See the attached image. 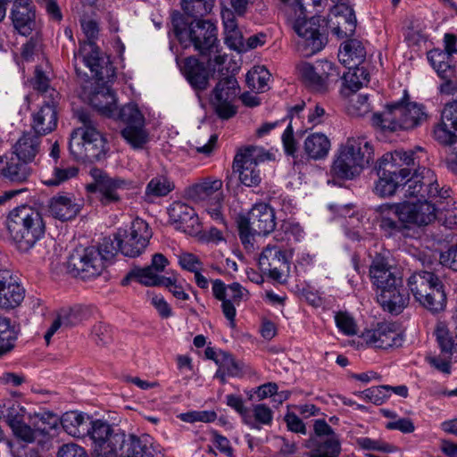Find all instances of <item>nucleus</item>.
Wrapping results in <instances>:
<instances>
[{"label":"nucleus","instance_id":"680f3d73","mask_svg":"<svg viewBox=\"0 0 457 457\" xmlns=\"http://www.w3.org/2000/svg\"><path fill=\"white\" fill-rule=\"evenodd\" d=\"M177 258L181 269L187 271L194 273L203 270V262L198 256L192 253L182 252L177 255Z\"/></svg>","mask_w":457,"mask_h":457},{"label":"nucleus","instance_id":"bb28decb","mask_svg":"<svg viewBox=\"0 0 457 457\" xmlns=\"http://www.w3.org/2000/svg\"><path fill=\"white\" fill-rule=\"evenodd\" d=\"M328 22V27L339 38L353 36L355 32L354 12L345 4L336 5L330 10Z\"/></svg>","mask_w":457,"mask_h":457},{"label":"nucleus","instance_id":"3c124183","mask_svg":"<svg viewBox=\"0 0 457 457\" xmlns=\"http://www.w3.org/2000/svg\"><path fill=\"white\" fill-rule=\"evenodd\" d=\"M64 328L77 326L87 319V310L80 305L62 309L58 314Z\"/></svg>","mask_w":457,"mask_h":457},{"label":"nucleus","instance_id":"0e129e2a","mask_svg":"<svg viewBox=\"0 0 457 457\" xmlns=\"http://www.w3.org/2000/svg\"><path fill=\"white\" fill-rule=\"evenodd\" d=\"M451 190L449 189V192ZM444 199H441V202ZM446 201L445 206L440 208L437 207V211L440 210L445 212V224L449 228H453L457 226V203L451 197L445 199Z\"/></svg>","mask_w":457,"mask_h":457},{"label":"nucleus","instance_id":"4c0bfd02","mask_svg":"<svg viewBox=\"0 0 457 457\" xmlns=\"http://www.w3.org/2000/svg\"><path fill=\"white\" fill-rule=\"evenodd\" d=\"M89 103L101 114L109 118L118 119L119 110L116 105V97L111 90L106 89L94 92L89 97Z\"/></svg>","mask_w":457,"mask_h":457},{"label":"nucleus","instance_id":"cd10ccee","mask_svg":"<svg viewBox=\"0 0 457 457\" xmlns=\"http://www.w3.org/2000/svg\"><path fill=\"white\" fill-rule=\"evenodd\" d=\"M182 74L195 90L203 91L207 88L210 71L205 64L195 56L178 61Z\"/></svg>","mask_w":457,"mask_h":457},{"label":"nucleus","instance_id":"13d9d810","mask_svg":"<svg viewBox=\"0 0 457 457\" xmlns=\"http://www.w3.org/2000/svg\"><path fill=\"white\" fill-rule=\"evenodd\" d=\"M357 445L365 450H374L383 453H393L397 450V447L382 440L373 439L370 437H360L357 439Z\"/></svg>","mask_w":457,"mask_h":457},{"label":"nucleus","instance_id":"de8ad7c7","mask_svg":"<svg viewBox=\"0 0 457 457\" xmlns=\"http://www.w3.org/2000/svg\"><path fill=\"white\" fill-rule=\"evenodd\" d=\"M28 422L35 428L37 432L46 435L57 427L59 418L51 412H34L28 414Z\"/></svg>","mask_w":457,"mask_h":457},{"label":"nucleus","instance_id":"864d4df0","mask_svg":"<svg viewBox=\"0 0 457 457\" xmlns=\"http://www.w3.org/2000/svg\"><path fill=\"white\" fill-rule=\"evenodd\" d=\"M174 188L173 183L167 178L160 176L153 178L146 186L147 196L161 197L167 195Z\"/></svg>","mask_w":457,"mask_h":457},{"label":"nucleus","instance_id":"6ab92c4d","mask_svg":"<svg viewBox=\"0 0 457 457\" xmlns=\"http://www.w3.org/2000/svg\"><path fill=\"white\" fill-rule=\"evenodd\" d=\"M69 273L82 279L98 277L105 269L96 246L74 250L67 262Z\"/></svg>","mask_w":457,"mask_h":457},{"label":"nucleus","instance_id":"e2e57ef3","mask_svg":"<svg viewBox=\"0 0 457 457\" xmlns=\"http://www.w3.org/2000/svg\"><path fill=\"white\" fill-rule=\"evenodd\" d=\"M11 428L17 438L26 443H32L36 439L37 431L35 428L30 423H27L26 420L16 422Z\"/></svg>","mask_w":457,"mask_h":457},{"label":"nucleus","instance_id":"2eb2a0df","mask_svg":"<svg viewBox=\"0 0 457 457\" xmlns=\"http://www.w3.org/2000/svg\"><path fill=\"white\" fill-rule=\"evenodd\" d=\"M272 154L262 147L250 145L237 154L233 168L239 173V179L246 187H255L262 181L259 164L270 160Z\"/></svg>","mask_w":457,"mask_h":457},{"label":"nucleus","instance_id":"7c9ffc66","mask_svg":"<svg viewBox=\"0 0 457 457\" xmlns=\"http://www.w3.org/2000/svg\"><path fill=\"white\" fill-rule=\"evenodd\" d=\"M59 101L44 100L38 112L33 114L32 129L40 136L51 133L57 126Z\"/></svg>","mask_w":457,"mask_h":457},{"label":"nucleus","instance_id":"39448f33","mask_svg":"<svg viewBox=\"0 0 457 457\" xmlns=\"http://www.w3.org/2000/svg\"><path fill=\"white\" fill-rule=\"evenodd\" d=\"M76 116L82 126L73 130L69 143V150L79 162H95L100 160L105 152V139L97 130L91 115L77 111Z\"/></svg>","mask_w":457,"mask_h":457},{"label":"nucleus","instance_id":"c9c22d12","mask_svg":"<svg viewBox=\"0 0 457 457\" xmlns=\"http://www.w3.org/2000/svg\"><path fill=\"white\" fill-rule=\"evenodd\" d=\"M40 142V135L31 131L23 133L13 146L17 159L32 162L39 152Z\"/></svg>","mask_w":457,"mask_h":457},{"label":"nucleus","instance_id":"c85d7f7f","mask_svg":"<svg viewBox=\"0 0 457 457\" xmlns=\"http://www.w3.org/2000/svg\"><path fill=\"white\" fill-rule=\"evenodd\" d=\"M11 17L14 28L22 36H29L36 28L35 10L31 0H15Z\"/></svg>","mask_w":457,"mask_h":457},{"label":"nucleus","instance_id":"f8f14e48","mask_svg":"<svg viewBox=\"0 0 457 457\" xmlns=\"http://www.w3.org/2000/svg\"><path fill=\"white\" fill-rule=\"evenodd\" d=\"M90 174L94 181L87 186V190L95 195L101 205H118L122 200V193L129 190L131 182L120 177H111L100 169H92Z\"/></svg>","mask_w":457,"mask_h":457},{"label":"nucleus","instance_id":"603ef678","mask_svg":"<svg viewBox=\"0 0 457 457\" xmlns=\"http://www.w3.org/2000/svg\"><path fill=\"white\" fill-rule=\"evenodd\" d=\"M78 168L74 166H55L52 175L46 179L43 182L48 187H57L65 181L74 178L78 174Z\"/></svg>","mask_w":457,"mask_h":457},{"label":"nucleus","instance_id":"f03ea898","mask_svg":"<svg viewBox=\"0 0 457 457\" xmlns=\"http://www.w3.org/2000/svg\"><path fill=\"white\" fill-rule=\"evenodd\" d=\"M418 152L423 153V148L409 151L399 149L383 154L376 166L378 179L374 192L381 197L391 196L399 189L403 192V187L411 170L415 173V170L422 168Z\"/></svg>","mask_w":457,"mask_h":457},{"label":"nucleus","instance_id":"338daca9","mask_svg":"<svg viewBox=\"0 0 457 457\" xmlns=\"http://www.w3.org/2000/svg\"><path fill=\"white\" fill-rule=\"evenodd\" d=\"M371 110L368 95H357L351 100L349 112L353 115L364 116Z\"/></svg>","mask_w":457,"mask_h":457},{"label":"nucleus","instance_id":"aec40b11","mask_svg":"<svg viewBox=\"0 0 457 457\" xmlns=\"http://www.w3.org/2000/svg\"><path fill=\"white\" fill-rule=\"evenodd\" d=\"M313 429L315 435L311 437L309 445L311 457H338L341 452L339 436L326 420H315Z\"/></svg>","mask_w":457,"mask_h":457},{"label":"nucleus","instance_id":"412c9836","mask_svg":"<svg viewBox=\"0 0 457 457\" xmlns=\"http://www.w3.org/2000/svg\"><path fill=\"white\" fill-rule=\"evenodd\" d=\"M240 92L237 80L234 76H228L216 84L212 90L211 104L217 115L223 120L233 117L237 110L232 104Z\"/></svg>","mask_w":457,"mask_h":457},{"label":"nucleus","instance_id":"a211bd4d","mask_svg":"<svg viewBox=\"0 0 457 457\" xmlns=\"http://www.w3.org/2000/svg\"><path fill=\"white\" fill-rule=\"evenodd\" d=\"M433 137L445 146L457 143V101L445 105L440 121L434 127ZM447 166L457 174V150L447 158Z\"/></svg>","mask_w":457,"mask_h":457},{"label":"nucleus","instance_id":"423d86ee","mask_svg":"<svg viewBox=\"0 0 457 457\" xmlns=\"http://www.w3.org/2000/svg\"><path fill=\"white\" fill-rule=\"evenodd\" d=\"M404 91L403 97L390 104L382 113H375L373 125L383 131L395 132L400 129H411L421 125L428 118L423 104L410 102Z\"/></svg>","mask_w":457,"mask_h":457},{"label":"nucleus","instance_id":"4468645a","mask_svg":"<svg viewBox=\"0 0 457 457\" xmlns=\"http://www.w3.org/2000/svg\"><path fill=\"white\" fill-rule=\"evenodd\" d=\"M118 120L125 124L120 135L134 150L144 149L149 142L145 117L135 104H128L119 109Z\"/></svg>","mask_w":457,"mask_h":457},{"label":"nucleus","instance_id":"ddd939ff","mask_svg":"<svg viewBox=\"0 0 457 457\" xmlns=\"http://www.w3.org/2000/svg\"><path fill=\"white\" fill-rule=\"evenodd\" d=\"M296 70L302 82L318 93L328 92L340 77L336 64L327 60H319L313 63L303 62L296 66Z\"/></svg>","mask_w":457,"mask_h":457},{"label":"nucleus","instance_id":"49530a36","mask_svg":"<svg viewBox=\"0 0 457 457\" xmlns=\"http://www.w3.org/2000/svg\"><path fill=\"white\" fill-rule=\"evenodd\" d=\"M87 435L92 441V445H96V447L100 448L99 451L103 450L104 445V439L107 436H112L115 433V429L112 425L104 420H95L89 422Z\"/></svg>","mask_w":457,"mask_h":457},{"label":"nucleus","instance_id":"6e6552de","mask_svg":"<svg viewBox=\"0 0 457 457\" xmlns=\"http://www.w3.org/2000/svg\"><path fill=\"white\" fill-rule=\"evenodd\" d=\"M81 27L87 39L74 54L76 72L80 74L78 67V61H80L90 70L93 78L103 83L109 82L114 78L115 72L112 62L100 54L99 48L94 42L98 35V25L95 21L88 20L83 21Z\"/></svg>","mask_w":457,"mask_h":457},{"label":"nucleus","instance_id":"f257e3e1","mask_svg":"<svg viewBox=\"0 0 457 457\" xmlns=\"http://www.w3.org/2000/svg\"><path fill=\"white\" fill-rule=\"evenodd\" d=\"M405 198H417L416 202L400 204L401 217L408 224L427 226L436 218L437 207L441 199L449 197V187H440L435 172L428 168H420L406 179L403 187Z\"/></svg>","mask_w":457,"mask_h":457},{"label":"nucleus","instance_id":"37998d69","mask_svg":"<svg viewBox=\"0 0 457 457\" xmlns=\"http://www.w3.org/2000/svg\"><path fill=\"white\" fill-rule=\"evenodd\" d=\"M29 162L24 161H16L12 159L2 169L1 174L12 183L21 184L28 181L30 174L31 168L28 165Z\"/></svg>","mask_w":457,"mask_h":457},{"label":"nucleus","instance_id":"393cba45","mask_svg":"<svg viewBox=\"0 0 457 457\" xmlns=\"http://www.w3.org/2000/svg\"><path fill=\"white\" fill-rule=\"evenodd\" d=\"M370 278L372 284L379 290H382L388 286L401 285L403 283L402 278L395 272V268H393L388 261L381 253H377L370 265Z\"/></svg>","mask_w":457,"mask_h":457},{"label":"nucleus","instance_id":"20e7f679","mask_svg":"<svg viewBox=\"0 0 457 457\" xmlns=\"http://www.w3.org/2000/svg\"><path fill=\"white\" fill-rule=\"evenodd\" d=\"M7 229L17 248L28 252L44 237L46 224L37 210L22 205L10 212Z\"/></svg>","mask_w":457,"mask_h":457},{"label":"nucleus","instance_id":"473e14b6","mask_svg":"<svg viewBox=\"0 0 457 457\" xmlns=\"http://www.w3.org/2000/svg\"><path fill=\"white\" fill-rule=\"evenodd\" d=\"M170 223L183 231L194 230L199 226L198 216L194 208L182 202H174L168 209Z\"/></svg>","mask_w":457,"mask_h":457},{"label":"nucleus","instance_id":"1a4fd4ad","mask_svg":"<svg viewBox=\"0 0 457 457\" xmlns=\"http://www.w3.org/2000/svg\"><path fill=\"white\" fill-rule=\"evenodd\" d=\"M408 287L415 300L433 313L443 311L446 305L444 283L436 271L420 270L408 278Z\"/></svg>","mask_w":457,"mask_h":457},{"label":"nucleus","instance_id":"a18cd8bd","mask_svg":"<svg viewBox=\"0 0 457 457\" xmlns=\"http://www.w3.org/2000/svg\"><path fill=\"white\" fill-rule=\"evenodd\" d=\"M30 84L40 93L45 100L60 101V94L50 86V79L40 66H37Z\"/></svg>","mask_w":457,"mask_h":457},{"label":"nucleus","instance_id":"f3484780","mask_svg":"<svg viewBox=\"0 0 457 457\" xmlns=\"http://www.w3.org/2000/svg\"><path fill=\"white\" fill-rule=\"evenodd\" d=\"M152 235L148 223L137 218L129 228H118L115 238L118 240L120 253L126 257L135 258L144 253Z\"/></svg>","mask_w":457,"mask_h":457},{"label":"nucleus","instance_id":"7ed1b4c3","mask_svg":"<svg viewBox=\"0 0 457 457\" xmlns=\"http://www.w3.org/2000/svg\"><path fill=\"white\" fill-rule=\"evenodd\" d=\"M173 27L176 37L185 48L193 46L201 55L208 57L207 66L210 70L222 71L221 66L227 61L228 55L221 54L217 27L213 22L195 19L188 25L181 27L177 21H173Z\"/></svg>","mask_w":457,"mask_h":457},{"label":"nucleus","instance_id":"c03bdc74","mask_svg":"<svg viewBox=\"0 0 457 457\" xmlns=\"http://www.w3.org/2000/svg\"><path fill=\"white\" fill-rule=\"evenodd\" d=\"M222 187L220 179H206L201 183L195 184L187 189L188 198L195 202L204 201L208 197L220 193Z\"/></svg>","mask_w":457,"mask_h":457},{"label":"nucleus","instance_id":"5fc2aeb1","mask_svg":"<svg viewBox=\"0 0 457 457\" xmlns=\"http://www.w3.org/2000/svg\"><path fill=\"white\" fill-rule=\"evenodd\" d=\"M214 0H182L184 12L192 17L204 16L211 12Z\"/></svg>","mask_w":457,"mask_h":457},{"label":"nucleus","instance_id":"e433bc0d","mask_svg":"<svg viewBox=\"0 0 457 457\" xmlns=\"http://www.w3.org/2000/svg\"><path fill=\"white\" fill-rule=\"evenodd\" d=\"M366 56L362 43L355 38L345 41L339 49V61L346 67L360 65Z\"/></svg>","mask_w":457,"mask_h":457},{"label":"nucleus","instance_id":"69168bd1","mask_svg":"<svg viewBox=\"0 0 457 457\" xmlns=\"http://www.w3.org/2000/svg\"><path fill=\"white\" fill-rule=\"evenodd\" d=\"M217 364L220 369L226 370L227 375L229 377H236L240 373L238 364L233 356L227 352H220V358L217 359Z\"/></svg>","mask_w":457,"mask_h":457},{"label":"nucleus","instance_id":"72a5a7b5","mask_svg":"<svg viewBox=\"0 0 457 457\" xmlns=\"http://www.w3.org/2000/svg\"><path fill=\"white\" fill-rule=\"evenodd\" d=\"M48 208L53 217L62 221L75 218L80 211V205L75 203L72 196L67 195L53 196Z\"/></svg>","mask_w":457,"mask_h":457},{"label":"nucleus","instance_id":"0eeeda50","mask_svg":"<svg viewBox=\"0 0 457 457\" xmlns=\"http://www.w3.org/2000/svg\"><path fill=\"white\" fill-rule=\"evenodd\" d=\"M373 160V149L365 137H350L341 145L330 169L333 177L353 179Z\"/></svg>","mask_w":457,"mask_h":457},{"label":"nucleus","instance_id":"ea45409f","mask_svg":"<svg viewBox=\"0 0 457 457\" xmlns=\"http://www.w3.org/2000/svg\"><path fill=\"white\" fill-rule=\"evenodd\" d=\"M88 417L83 413L71 411L62 414L59 420L67 434L74 437H84L87 435Z\"/></svg>","mask_w":457,"mask_h":457},{"label":"nucleus","instance_id":"c756f323","mask_svg":"<svg viewBox=\"0 0 457 457\" xmlns=\"http://www.w3.org/2000/svg\"><path fill=\"white\" fill-rule=\"evenodd\" d=\"M24 298V290L12 277L10 270H0V307L14 308Z\"/></svg>","mask_w":457,"mask_h":457},{"label":"nucleus","instance_id":"9d476101","mask_svg":"<svg viewBox=\"0 0 457 457\" xmlns=\"http://www.w3.org/2000/svg\"><path fill=\"white\" fill-rule=\"evenodd\" d=\"M104 442L102 451L93 445L94 457H153L152 438L148 435L137 436L117 429L112 436L104 437Z\"/></svg>","mask_w":457,"mask_h":457},{"label":"nucleus","instance_id":"6e6d98bb","mask_svg":"<svg viewBox=\"0 0 457 457\" xmlns=\"http://www.w3.org/2000/svg\"><path fill=\"white\" fill-rule=\"evenodd\" d=\"M96 248L99 251L102 262L105 267L112 262L116 254L120 252V246L118 245V240L115 238V234L113 235V238L111 237H104L99 246Z\"/></svg>","mask_w":457,"mask_h":457},{"label":"nucleus","instance_id":"5701e85b","mask_svg":"<svg viewBox=\"0 0 457 457\" xmlns=\"http://www.w3.org/2000/svg\"><path fill=\"white\" fill-rule=\"evenodd\" d=\"M456 335L452 337L448 331L437 329L436 340L441 350L438 357H429L428 362L439 371L449 374L451 372L450 361H457V314L453 317Z\"/></svg>","mask_w":457,"mask_h":457},{"label":"nucleus","instance_id":"4be33fe9","mask_svg":"<svg viewBox=\"0 0 457 457\" xmlns=\"http://www.w3.org/2000/svg\"><path fill=\"white\" fill-rule=\"evenodd\" d=\"M237 217L258 235L267 236L275 231L276 215L269 204H256L247 213H240Z\"/></svg>","mask_w":457,"mask_h":457},{"label":"nucleus","instance_id":"9b49d317","mask_svg":"<svg viewBox=\"0 0 457 457\" xmlns=\"http://www.w3.org/2000/svg\"><path fill=\"white\" fill-rule=\"evenodd\" d=\"M328 21L321 16L307 19L305 13L298 15L293 29L299 37L298 51L304 56H311L322 50L328 42Z\"/></svg>","mask_w":457,"mask_h":457},{"label":"nucleus","instance_id":"4d7b16f0","mask_svg":"<svg viewBox=\"0 0 457 457\" xmlns=\"http://www.w3.org/2000/svg\"><path fill=\"white\" fill-rule=\"evenodd\" d=\"M226 403L229 407L234 409L242 416L243 421L250 428L256 429L261 428L259 425H256L253 421L252 417L249 415L247 408L245 406L244 401L241 396L235 395H228L226 396Z\"/></svg>","mask_w":457,"mask_h":457},{"label":"nucleus","instance_id":"dca6fc26","mask_svg":"<svg viewBox=\"0 0 457 457\" xmlns=\"http://www.w3.org/2000/svg\"><path fill=\"white\" fill-rule=\"evenodd\" d=\"M294 248L284 247L276 243L268 244L259 257V267L269 278L285 282L290 270V260Z\"/></svg>","mask_w":457,"mask_h":457},{"label":"nucleus","instance_id":"f704fd0d","mask_svg":"<svg viewBox=\"0 0 457 457\" xmlns=\"http://www.w3.org/2000/svg\"><path fill=\"white\" fill-rule=\"evenodd\" d=\"M304 237L301 225L292 220H282L279 227L274 231V241L284 247L293 248V245L300 242Z\"/></svg>","mask_w":457,"mask_h":457},{"label":"nucleus","instance_id":"b1692460","mask_svg":"<svg viewBox=\"0 0 457 457\" xmlns=\"http://www.w3.org/2000/svg\"><path fill=\"white\" fill-rule=\"evenodd\" d=\"M378 210V226L385 237L401 238L409 236L410 228L407 220L401 217L400 205H381Z\"/></svg>","mask_w":457,"mask_h":457},{"label":"nucleus","instance_id":"09e8293b","mask_svg":"<svg viewBox=\"0 0 457 457\" xmlns=\"http://www.w3.org/2000/svg\"><path fill=\"white\" fill-rule=\"evenodd\" d=\"M348 71L344 73L342 79L345 87L352 91H357L370 80V74L364 67L360 65L347 67Z\"/></svg>","mask_w":457,"mask_h":457},{"label":"nucleus","instance_id":"58836bf2","mask_svg":"<svg viewBox=\"0 0 457 457\" xmlns=\"http://www.w3.org/2000/svg\"><path fill=\"white\" fill-rule=\"evenodd\" d=\"M428 60L441 79L455 77V62L449 54L443 53L442 49H433L428 53Z\"/></svg>","mask_w":457,"mask_h":457},{"label":"nucleus","instance_id":"774afa93","mask_svg":"<svg viewBox=\"0 0 457 457\" xmlns=\"http://www.w3.org/2000/svg\"><path fill=\"white\" fill-rule=\"evenodd\" d=\"M162 282V287L167 288L178 300L187 301L189 299V295L185 291L184 287L178 281L175 276L166 277Z\"/></svg>","mask_w":457,"mask_h":457},{"label":"nucleus","instance_id":"bf43d9fd","mask_svg":"<svg viewBox=\"0 0 457 457\" xmlns=\"http://www.w3.org/2000/svg\"><path fill=\"white\" fill-rule=\"evenodd\" d=\"M360 395L376 405H381L390 396L389 386H372L360 393Z\"/></svg>","mask_w":457,"mask_h":457},{"label":"nucleus","instance_id":"a878e982","mask_svg":"<svg viewBox=\"0 0 457 457\" xmlns=\"http://www.w3.org/2000/svg\"><path fill=\"white\" fill-rule=\"evenodd\" d=\"M362 338L367 345L378 349L401 346L403 340L395 326L387 323L378 324L376 328L365 331Z\"/></svg>","mask_w":457,"mask_h":457},{"label":"nucleus","instance_id":"79ce46f5","mask_svg":"<svg viewBox=\"0 0 457 457\" xmlns=\"http://www.w3.org/2000/svg\"><path fill=\"white\" fill-rule=\"evenodd\" d=\"M166 277L159 275L153 267L134 268L122 279L121 285L127 286L130 280H136L146 287H162Z\"/></svg>","mask_w":457,"mask_h":457},{"label":"nucleus","instance_id":"2f4dec72","mask_svg":"<svg viewBox=\"0 0 457 457\" xmlns=\"http://www.w3.org/2000/svg\"><path fill=\"white\" fill-rule=\"evenodd\" d=\"M378 302L385 311L398 314L407 306L409 295L401 285H392L380 290L378 295Z\"/></svg>","mask_w":457,"mask_h":457},{"label":"nucleus","instance_id":"a19ab883","mask_svg":"<svg viewBox=\"0 0 457 457\" xmlns=\"http://www.w3.org/2000/svg\"><path fill=\"white\" fill-rule=\"evenodd\" d=\"M303 149L310 158L320 160L328 154L330 141L323 133H312L305 138Z\"/></svg>","mask_w":457,"mask_h":457},{"label":"nucleus","instance_id":"052dcab7","mask_svg":"<svg viewBox=\"0 0 457 457\" xmlns=\"http://www.w3.org/2000/svg\"><path fill=\"white\" fill-rule=\"evenodd\" d=\"M10 403L11 406L8 407L7 412L3 417L10 428H12L16 422L28 420V414H30V412H28L22 405L14 400Z\"/></svg>","mask_w":457,"mask_h":457},{"label":"nucleus","instance_id":"8fccbe9b","mask_svg":"<svg viewBox=\"0 0 457 457\" xmlns=\"http://www.w3.org/2000/svg\"><path fill=\"white\" fill-rule=\"evenodd\" d=\"M17 336L18 332L14 326H12L10 319L0 316V355L14 347Z\"/></svg>","mask_w":457,"mask_h":457}]
</instances>
